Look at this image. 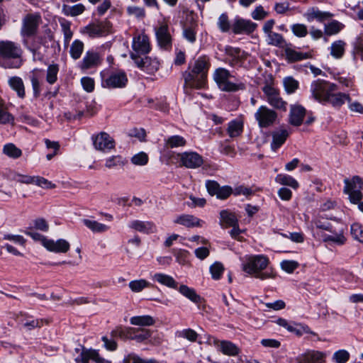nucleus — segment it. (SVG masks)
Masks as SVG:
<instances>
[{"label": "nucleus", "instance_id": "f257e3e1", "mask_svg": "<svg viewBox=\"0 0 363 363\" xmlns=\"http://www.w3.org/2000/svg\"><path fill=\"white\" fill-rule=\"evenodd\" d=\"M211 64L206 56L199 57L189 69L183 73L185 84L191 88L201 89L206 82L208 72Z\"/></svg>", "mask_w": 363, "mask_h": 363}, {"label": "nucleus", "instance_id": "f03ea898", "mask_svg": "<svg viewBox=\"0 0 363 363\" xmlns=\"http://www.w3.org/2000/svg\"><path fill=\"white\" fill-rule=\"evenodd\" d=\"M268 264L269 259L264 255H248L245 257L243 261L242 270L260 280L272 279L275 277L272 270L263 272L267 268Z\"/></svg>", "mask_w": 363, "mask_h": 363}, {"label": "nucleus", "instance_id": "7ed1b4c3", "mask_svg": "<svg viewBox=\"0 0 363 363\" xmlns=\"http://www.w3.org/2000/svg\"><path fill=\"white\" fill-rule=\"evenodd\" d=\"M21 47L11 41L0 42V66L5 69H18L23 64Z\"/></svg>", "mask_w": 363, "mask_h": 363}, {"label": "nucleus", "instance_id": "20e7f679", "mask_svg": "<svg viewBox=\"0 0 363 363\" xmlns=\"http://www.w3.org/2000/svg\"><path fill=\"white\" fill-rule=\"evenodd\" d=\"M332 91H337V86L323 79H316L310 86L311 96L322 104H325V101Z\"/></svg>", "mask_w": 363, "mask_h": 363}, {"label": "nucleus", "instance_id": "39448f33", "mask_svg": "<svg viewBox=\"0 0 363 363\" xmlns=\"http://www.w3.org/2000/svg\"><path fill=\"white\" fill-rule=\"evenodd\" d=\"M230 77V72L225 68L219 67L213 73V79L221 91H236L245 89L243 83H233L230 82L229 80Z\"/></svg>", "mask_w": 363, "mask_h": 363}, {"label": "nucleus", "instance_id": "423d86ee", "mask_svg": "<svg viewBox=\"0 0 363 363\" xmlns=\"http://www.w3.org/2000/svg\"><path fill=\"white\" fill-rule=\"evenodd\" d=\"M343 192L348 194L351 203L357 204L362 201L363 181L359 176H353L351 179H345Z\"/></svg>", "mask_w": 363, "mask_h": 363}, {"label": "nucleus", "instance_id": "0eeeda50", "mask_svg": "<svg viewBox=\"0 0 363 363\" xmlns=\"http://www.w3.org/2000/svg\"><path fill=\"white\" fill-rule=\"evenodd\" d=\"M277 113L266 106H261L255 113V118L259 128H266L273 125L277 119Z\"/></svg>", "mask_w": 363, "mask_h": 363}, {"label": "nucleus", "instance_id": "6e6552de", "mask_svg": "<svg viewBox=\"0 0 363 363\" xmlns=\"http://www.w3.org/2000/svg\"><path fill=\"white\" fill-rule=\"evenodd\" d=\"M101 77V86L104 88H123L128 83V77L123 71L113 72L108 76L102 74Z\"/></svg>", "mask_w": 363, "mask_h": 363}, {"label": "nucleus", "instance_id": "1a4fd4ad", "mask_svg": "<svg viewBox=\"0 0 363 363\" xmlns=\"http://www.w3.org/2000/svg\"><path fill=\"white\" fill-rule=\"evenodd\" d=\"M262 90L268 104L277 109L286 110V102L281 98L278 89L271 84H266Z\"/></svg>", "mask_w": 363, "mask_h": 363}, {"label": "nucleus", "instance_id": "9d476101", "mask_svg": "<svg viewBox=\"0 0 363 363\" xmlns=\"http://www.w3.org/2000/svg\"><path fill=\"white\" fill-rule=\"evenodd\" d=\"M39 13H28L23 19L21 33L23 37L29 38L36 34L38 26L41 23Z\"/></svg>", "mask_w": 363, "mask_h": 363}, {"label": "nucleus", "instance_id": "9b49d317", "mask_svg": "<svg viewBox=\"0 0 363 363\" xmlns=\"http://www.w3.org/2000/svg\"><path fill=\"white\" fill-rule=\"evenodd\" d=\"M130 56L138 68L148 74H154L160 68V63L156 57H143L136 54H130Z\"/></svg>", "mask_w": 363, "mask_h": 363}, {"label": "nucleus", "instance_id": "f8f14e48", "mask_svg": "<svg viewBox=\"0 0 363 363\" xmlns=\"http://www.w3.org/2000/svg\"><path fill=\"white\" fill-rule=\"evenodd\" d=\"M133 52L130 54L145 55L151 50L149 37L145 33H136L132 41Z\"/></svg>", "mask_w": 363, "mask_h": 363}, {"label": "nucleus", "instance_id": "ddd939ff", "mask_svg": "<svg viewBox=\"0 0 363 363\" xmlns=\"http://www.w3.org/2000/svg\"><path fill=\"white\" fill-rule=\"evenodd\" d=\"M180 165L188 169H197L203 164V158L198 152L194 151H186L178 153Z\"/></svg>", "mask_w": 363, "mask_h": 363}, {"label": "nucleus", "instance_id": "4468645a", "mask_svg": "<svg viewBox=\"0 0 363 363\" xmlns=\"http://www.w3.org/2000/svg\"><path fill=\"white\" fill-rule=\"evenodd\" d=\"M206 187L208 194L216 196L217 199L225 200L233 194V189L230 186H220L219 184L213 180H208L206 182Z\"/></svg>", "mask_w": 363, "mask_h": 363}, {"label": "nucleus", "instance_id": "2eb2a0df", "mask_svg": "<svg viewBox=\"0 0 363 363\" xmlns=\"http://www.w3.org/2000/svg\"><path fill=\"white\" fill-rule=\"evenodd\" d=\"M155 35L160 47L169 49L172 46V37L169 31V26L166 23L162 22L155 28Z\"/></svg>", "mask_w": 363, "mask_h": 363}, {"label": "nucleus", "instance_id": "dca6fc26", "mask_svg": "<svg viewBox=\"0 0 363 363\" xmlns=\"http://www.w3.org/2000/svg\"><path fill=\"white\" fill-rule=\"evenodd\" d=\"M212 344L218 348L223 354L228 356H237L240 350L239 347L233 342L228 340H219L215 337H211Z\"/></svg>", "mask_w": 363, "mask_h": 363}, {"label": "nucleus", "instance_id": "f3484780", "mask_svg": "<svg viewBox=\"0 0 363 363\" xmlns=\"http://www.w3.org/2000/svg\"><path fill=\"white\" fill-rule=\"evenodd\" d=\"M92 140L94 147L101 151H108L115 146L113 139L105 132H101L96 136H93Z\"/></svg>", "mask_w": 363, "mask_h": 363}, {"label": "nucleus", "instance_id": "a211bd4d", "mask_svg": "<svg viewBox=\"0 0 363 363\" xmlns=\"http://www.w3.org/2000/svg\"><path fill=\"white\" fill-rule=\"evenodd\" d=\"M257 27V24L250 20H245L239 17L235 18L232 30L235 34L251 33Z\"/></svg>", "mask_w": 363, "mask_h": 363}, {"label": "nucleus", "instance_id": "6ab92c4d", "mask_svg": "<svg viewBox=\"0 0 363 363\" xmlns=\"http://www.w3.org/2000/svg\"><path fill=\"white\" fill-rule=\"evenodd\" d=\"M89 359H92L96 363H110L103 357H101L98 351L95 350H86L82 347L80 355L75 359L77 363H89Z\"/></svg>", "mask_w": 363, "mask_h": 363}, {"label": "nucleus", "instance_id": "aec40b11", "mask_svg": "<svg viewBox=\"0 0 363 363\" xmlns=\"http://www.w3.org/2000/svg\"><path fill=\"white\" fill-rule=\"evenodd\" d=\"M225 52L228 56L229 64L233 67L240 66L246 57L245 52L238 48L227 46Z\"/></svg>", "mask_w": 363, "mask_h": 363}, {"label": "nucleus", "instance_id": "412c9836", "mask_svg": "<svg viewBox=\"0 0 363 363\" xmlns=\"http://www.w3.org/2000/svg\"><path fill=\"white\" fill-rule=\"evenodd\" d=\"M350 100L348 94L332 91L325 101V104H329L335 108H340L345 102H350Z\"/></svg>", "mask_w": 363, "mask_h": 363}, {"label": "nucleus", "instance_id": "4be33fe9", "mask_svg": "<svg viewBox=\"0 0 363 363\" xmlns=\"http://www.w3.org/2000/svg\"><path fill=\"white\" fill-rule=\"evenodd\" d=\"M174 223L186 228L201 227L204 221L190 214H182L176 217Z\"/></svg>", "mask_w": 363, "mask_h": 363}, {"label": "nucleus", "instance_id": "5701e85b", "mask_svg": "<svg viewBox=\"0 0 363 363\" xmlns=\"http://www.w3.org/2000/svg\"><path fill=\"white\" fill-rule=\"evenodd\" d=\"M44 247L50 252L65 253L69 250L70 245L67 240L59 239L57 241L53 240H44Z\"/></svg>", "mask_w": 363, "mask_h": 363}, {"label": "nucleus", "instance_id": "b1692460", "mask_svg": "<svg viewBox=\"0 0 363 363\" xmlns=\"http://www.w3.org/2000/svg\"><path fill=\"white\" fill-rule=\"evenodd\" d=\"M110 28V23L104 21L98 24L89 25L86 27V30L90 37L94 38L106 35Z\"/></svg>", "mask_w": 363, "mask_h": 363}, {"label": "nucleus", "instance_id": "393cba45", "mask_svg": "<svg viewBox=\"0 0 363 363\" xmlns=\"http://www.w3.org/2000/svg\"><path fill=\"white\" fill-rule=\"evenodd\" d=\"M333 16V14L328 11H320L316 7L309 8L304 13V17L308 21L311 22L316 20L319 22H323L325 20L330 19Z\"/></svg>", "mask_w": 363, "mask_h": 363}, {"label": "nucleus", "instance_id": "a878e982", "mask_svg": "<svg viewBox=\"0 0 363 363\" xmlns=\"http://www.w3.org/2000/svg\"><path fill=\"white\" fill-rule=\"evenodd\" d=\"M306 108L301 105H292L290 108L289 122L294 126L302 124L306 116Z\"/></svg>", "mask_w": 363, "mask_h": 363}, {"label": "nucleus", "instance_id": "bb28decb", "mask_svg": "<svg viewBox=\"0 0 363 363\" xmlns=\"http://www.w3.org/2000/svg\"><path fill=\"white\" fill-rule=\"evenodd\" d=\"M100 64L101 59L99 53L94 51H88L83 57L79 67L81 69L86 70L90 68L97 67Z\"/></svg>", "mask_w": 363, "mask_h": 363}, {"label": "nucleus", "instance_id": "cd10ccee", "mask_svg": "<svg viewBox=\"0 0 363 363\" xmlns=\"http://www.w3.org/2000/svg\"><path fill=\"white\" fill-rule=\"evenodd\" d=\"M128 227L145 234H150L156 232V225L151 221H142L135 220L128 224Z\"/></svg>", "mask_w": 363, "mask_h": 363}, {"label": "nucleus", "instance_id": "c85d7f7f", "mask_svg": "<svg viewBox=\"0 0 363 363\" xmlns=\"http://www.w3.org/2000/svg\"><path fill=\"white\" fill-rule=\"evenodd\" d=\"M17 321L19 325H21L28 330L40 328L43 322L42 320L34 319L32 316L22 312L18 315Z\"/></svg>", "mask_w": 363, "mask_h": 363}, {"label": "nucleus", "instance_id": "c756f323", "mask_svg": "<svg viewBox=\"0 0 363 363\" xmlns=\"http://www.w3.org/2000/svg\"><path fill=\"white\" fill-rule=\"evenodd\" d=\"M345 229L343 228L336 230L333 228L331 235L325 234L323 235V240L325 242H333L338 245H342L345 243L347 239L344 235Z\"/></svg>", "mask_w": 363, "mask_h": 363}, {"label": "nucleus", "instance_id": "7c9ffc66", "mask_svg": "<svg viewBox=\"0 0 363 363\" xmlns=\"http://www.w3.org/2000/svg\"><path fill=\"white\" fill-rule=\"evenodd\" d=\"M244 123L240 118L230 121L228 124L227 133L231 138L240 136L243 131Z\"/></svg>", "mask_w": 363, "mask_h": 363}, {"label": "nucleus", "instance_id": "2f4dec72", "mask_svg": "<svg viewBox=\"0 0 363 363\" xmlns=\"http://www.w3.org/2000/svg\"><path fill=\"white\" fill-rule=\"evenodd\" d=\"M128 333L129 334L128 339L134 340L138 342H142L147 340L151 335L149 330L134 328H128Z\"/></svg>", "mask_w": 363, "mask_h": 363}, {"label": "nucleus", "instance_id": "473e14b6", "mask_svg": "<svg viewBox=\"0 0 363 363\" xmlns=\"http://www.w3.org/2000/svg\"><path fill=\"white\" fill-rule=\"evenodd\" d=\"M10 87L16 92L17 96L21 99L26 96L25 86L23 79L19 77H11L8 80Z\"/></svg>", "mask_w": 363, "mask_h": 363}, {"label": "nucleus", "instance_id": "72a5a7b5", "mask_svg": "<svg viewBox=\"0 0 363 363\" xmlns=\"http://www.w3.org/2000/svg\"><path fill=\"white\" fill-rule=\"evenodd\" d=\"M288 136L289 132L285 129L274 132L272 133V142L271 143L272 149L276 151L285 143Z\"/></svg>", "mask_w": 363, "mask_h": 363}, {"label": "nucleus", "instance_id": "f704fd0d", "mask_svg": "<svg viewBox=\"0 0 363 363\" xmlns=\"http://www.w3.org/2000/svg\"><path fill=\"white\" fill-rule=\"evenodd\" d=\"M220 223L225 228L232 227L238 224V220L235 214L228 210H223L220 212Z\"/></svg>", "mask_w": 363, "mask_h": 363}, {"label": "nucleus", "instance_id": "c9c22d12", "mask_svg": "<svg viewBox=\"0 0 363 363\" xmlns=\"http://www.w3.org/2000/svg\"><path fill=\"white\" fill-rule=\"evenodd\" d=\"M324 353L312 350L303 354L301 360L303 363H322L324 361Z\"/></svg>", "mask_w": 363, "mask_h": 363}, {"label": "nucleus", "instance_id": "e433bc0d", "mask_svg": "<svg viewBox=\"0 0 363 363\" xmlns=\"http://www.w3.org/2000/svg\"><path fill=\"white\" fill-rule=\"evenodd\" d=\"M152 279L169 288H177V282L169 275L163 273H156L152 276Z\"/></svg>", "mask_w": 363, "mask_h": 363}, {"label": "nucleus", "instance_id": "4c0bfd02", "mask_svg": "<svg viewBox=\"0 0 363 363\" xmlns=\"http://www.w3.org/2000/svg\"><path fill=\"white\" fill-rule=\"evenodd\" d=\"M345 47L346 43L344 40H335L330 45V53L334 58L340 59L345 54Z\"/></svg>", "mask_w": 363, "mask_h": 363}, {"label": "nucleus", "instance_id": "58836bf2", "mask_svg": "<svg viewBox=\"0 0 363 363\" xmlns=\"http://www.w3.org/2000/svg\"><path fill=\"white\" fill-rule=\"evenodd\" d=\"M82 223L93 233H102L108 231L109 229V226L94 220L83 219Z\"/></svg>", "mask_w": 363, "mask_h": 363}, {"label": "nucleus", "instance_id": "ea45409f", "mask_svg": "<svg viewBox=\"0 0 363 363\" xmlns=\"http://www.w3.org/2000/svg\"><path fill=\"white\" fill-rule=\"evenodd\" d=\"M131 325L138 326H151L155 323V319L149 315L133 316L130 319Z\"/></svg>", "mask_w": 363, "mask_h": 363}, {"label": "nucleus", "instance_id": "a19ab883", "mask_svg": "<svg viewBox=\"0 0 363 363\" xmlns=\"http://www.w3.org/2000/svg\"><path fill=\"white\" fill-rule=\"evenodd\" d=\"M179 291L195 303H199L201 301V297L196 294V291L186 285H181L179 288Z\"/></svg>", "mask_w": 363, "mask_h": 363}, {"label": "nucleus", "instance_id": "79ce46f5", "mask_svg": "<svg viewBox=\"0 0 363 363\" xmlns=\"http://www.w3.org/2000/svg\"><path fill=\"white\" fill-rule=\"evenodd\" d=\"M345 25L336 20H333L330 23L325 24L324 33L326 35L330 36L339 33L343 28Z\"/></svg>", "mask_w": 363, "mask_h": 363}, {"label": "nucleus", "instance_id": "37998d69", "mask_svg": "<svg viewBox=\"0 0 363 363\" xmlns=\"http://www.w3.org/2000/svg\"><path fill=\"white\" fill-rule=\"evenodd\" d=\"M276 182L281 185L289 186L294 189L298 187V182L291 176L284 174H279L275 178Z\"/></svg>", "mask_w": 363, "mask_h": 363}, {"label": "nucleus", "instance_id": "c03bdc74", "mask_svg": "<svg viewBox=\"0 0 363 363\" xmlns=\"http://www.w3.org/2000/svg\"><path fill=\"white\" fill-rule=\"evenodd\" d=\"M186 143L184 138L177 135L170 136L164 140V147L167 148L184 147Z\"/></svg>", "mask_w": 363, "mask_h": 363}, {"label": "nucleus", "instance_id": "a18cd8bd", "mask_svg": "<svg viewBox=\"0 0 363 363\" xmlns=\"http://www.w3.org/2000/svg\"><path fill=\"white\" fill-rule=\"evenodd\" d=\"M60 67L57 64L52 63L48 65L46 70V82L49 84H54L57 81V75Z\"/></svg>", "mask_w": 363, "mask_h": 363}, {"label": "nucleus", "instance_id": "49530a36", "mask_svg": "<svg viewBox=\"0 0 363 363\" xmlns=\"http://www.w3.org/2000/svg\"><path fill=\"white\" fill-rule=\"evenodd\" d=\"M151 286L152 284L150 282L143 279L133 280L128 284L129 288L134 293L141 292L145 288Z\"/></svg>", "mask_w": 363, "mask_h": 363}, {"label": "nucleus", "instance_id": "de8ad7c7", "mask_svg": "<svg viewBox=\"0 0 363 363\" xmlns=\"http://www.w3.org/2000/svg\"><path fill=\"white\" fill-rule=\"evenodd\" d=\"M3 152L13 159L18 158L22 155V151L13 143H8L4 145Z\"/></svg>", "mask_w": 363, "mask_h": 363}, {"label": "nucleus", "instance_id": "09e8293b", "mask_svg": "<svg viewBox=\"0 0 363 363\" xmlns=\"http://www.w3.org/2000/svg\"><path fill=\"white\" fill-rule=\"evenodd\" d=\"M285 52L287 60L290 62H296L309 57L308 53L297 52L290 48L286 49Z\"/></svg>", "mask_w": 363, "mask_h": 363}, {"label": "nucleus", "instance_id": "8fccbe9b", "mask_svg": "<svg viewBox=\"0 0 363 363\" xmlns=\"http://www.w3.org/2000/svg\"><path fill=\"white\" fill-rule=\"evenodd\" d=\"M10 179L12 181L19 182L25 184H33L34 176L21 174L18 172H11L9 174Z\"/></svg>", "mask_w": 363, "mask_h": 363}, {"label": "nucleus", "instance_id": "3c124183", "mask_svg": "<svg viewBox=\"0 0 363 363\" xmlns=\"http://www.w3.org/2000/svg\"><path fill=\"white\" fill-rule=\"evenodd\" d=\"M85 7L82 4H78L72 6H65L63 11L67 16H76L84 12Z\"/></svg>", "mask_w": 363, "mask_h": 363}, {"label": "nucleus", "instance_id": "603ef678", "mask_svg": "<svg viewBox=\"0 0 363 363\" xmlns=\"http://www.w3.org/2000/svg\"><path fill=\"white\" fill-rule=\"evenodd\" d=\"M350 233L352 238L363 243V225L359 223H354L351 225Z\"/></svg>", "mask_w": 363, "mask_h": 363}, {"label": "nucleus", "instance_id": "864d4df0", "mask_svg": "<svg viewBox=\"0 0 363 363\" xmlns=\"http://www.w3.org/2000/svg\"><path fill=\"white\" fill-rule=\"evenodd\" d=\"M84 50V44L79 40H75L70 47V55L71 57L77 60L80 57Z\"/></svg>", "mask_w": 363, "mask_h": 363}, {"label": "nucleus", "instance_id": "5fc2aeb1", "mask_svg": "<svg viewBox=\"0 0 363 363\" xmlns=\"http://www.w3.org/2000/svg\"><path fill=\"white\" fill-rule=\"evenodd\" d=\"M285 91L288 94H292L298 88V82L291 77H285L283 80Z\"/></svg>", "mask_w": 363, "mask_h": 363}, {"label": "nucleus", "instance_id": "6e6d98bb", "mask_svg": "<svg viewBox=\"0 0 363 363\" xmlns=\"http://www.w3.org/2000/svg\"><path fill=\"white\" fill-rule=\"evenodd\" d=\"M219 30L223 33H227L230 30L231 25L227 13H223L218 18L217 22Z\"/></svg>", "mask_w": 363, "mask_h": 363}, {"label": "nucleus", "instance_id": "4d7b16f0", "mask_svg": "<svg viewBox=\"0 0 363 363\" xmlns=\"http://www.w3.org/2000/svg\"><path fill=\"white\" fill-rule=\"evenodd\" d=\"M350 357V354L346 350H339L334 352L332 360L335 363H346Z\"/></svg>", "mask_w": 363, "mask_h": 363}, {"label": "nucleus", "instance_id": "13d9d810", "mask_svg": "<svg viewBox=\"0 0 363 363\" xmlns=\"http://www.w3.org/2000/svg\"><path fill=\"white\" fill-rule=\"evenodd\" d=\"M122 363H157L154 359H144L135 354H128L123 360Z\"/></svg>", "mask_w": 363, "mask_h": 363}, {"label": "nucleus", "instance_id": "bf43d9fd", "mask_svg": "<svg viewBox=\"0 0 363 363\" xmlns=\"http://www.w3.org/2000/svg\"><path fill=\"white\" fill-rule=\"evenodd\" d=\"M177 335L179 337L185 338L189 340L190 342H196L199 337L198 333L191 328L184 329L180 331H177Z\"/></svg>", "mask_w": 363, "mask_h": 363}, {"label": "nucleus", "instance_id": "052dcab7", "mask_svg": "<svg viewBox=\"0 0 363 363\" xmlns=\"http://www.w3.org/2000/svg\"><path fill=\"white\" fill-rule=\"evenodd\" d=\"M267 42L269 45L281 47L284 40L281 34L272 32L267 35Z\"/></svg>", "mask_w": 363, "mask_h": 363}, {"label": "nucleus", "instance_id": "680f3d73", "mask_svg": "<svg viewBox=\"0 0 363 363\" xmlns=\"http://www.w3.org/2000/svg\"><path fill=\"white\" fill-rule=\"evenodd\" d=\"M183 36L191 43H194L196 40V26H185L183 29Z\"/></svg>", "mask_w": 363, "mask_h": 363}, {"label": "nucleus", "instance_id": "e2e57ef3", "mask_svg": "<svg viewBox=\"0 0 363 363\" xmlns=\"http://www.w3.org/2000/svg\"><path fill=\"white\" fill-rule=\"evenodd\" d=\"M33 184L38 186L43 189H54L55 188V184H52L51 182L48 181L47 179L40 177V176H34Z\"/></svg>", "mask_w": 363, "mask_h": 363}, {"label": "nucleus", "instance_id": "0e129e2a", "mask_svg": "<svg viewBox=\"0 0 363 363\" xmlns=\"http://www.w3.org/2000/svg\"><path fill=\"white\" fill-rule=\"evenodd\" d=\"M224 271L223 265L220 262H215L210 267V272L215 280L220 279Z\"/></svg>", "mask_w": 363, "mask_h": 363}, {"label": "nucleus", "instance_id": "69168bd1", "mask_svg": "<svg viewBox=\"0 0 363 363\" xmlns=\"http://www.w3.org/2000/svg\"><path fill=\"white\" fill-rule=\"evenodd\" d=\"M291 29L292 33L298 38H303L308 34L306 26L302 23L293 24Z\"/></svg>", "mask_w": 363, "mask_h": 363}, {"label": "nucleus", "instance_id": "338daca9", "mask_svg": "<svg viewBox=\"0 0 363 363\" xmlns=\"http://www.w3.org/2000/svg\"><path fill=\"white\" fill-rule=\"evenodd\" d=\"M14 121V117L9 113L4 104H0V124L12 123Z\"/></svg>", "mask_w": 363, "mask_h": 363}, {"label": "nucleus", "instance_id": "774afa93", "mask_svg": "<svg viewBox=\"0 0 363 363\" xmlns=\"http://www.w3.org/2000/svg\"><path fill=\"white\" fill-rule=\"evenodd\" d=\"M126 11L129 16H133L138 18H143L145 16V11L142 7L135 6H128Z\"/></svg>", "mask_w": 363, "mask_h": 363}]
</instances>
